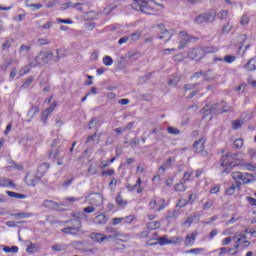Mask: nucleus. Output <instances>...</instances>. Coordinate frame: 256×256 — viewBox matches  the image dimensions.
<instances>
[{"instance_id":"nucleus-9","label":"nucleus","mask_w":256,"mask_h":256,"mask_svg":"<svg viewBox=\"0 0 256 256\" xmlns=\"http://www.w3.org/2000/svg\"><path fill=\"white\" fill-rule=\"evenodd\" d=\"M158 29L160 31L158 39L165 41V43H167V41H171L173 35H175V30H168L163 24H159Z\"/></svg>"},{"instance_id":"nucleus-63","label":"nucleus","mask_w":256,"mask_h":256,"mask_svg":"<svg viewBox=\"0 0 256 256\" xmlns=\"http://www.w3.org/2000/svg\"><path fill=\"white\" fill-rule=\"evenodd\" d=\"M188 202L185 199H180L179 202L176 204V207H179V209H182V207H185Z\"/></svg>"},{"instance_id":"nucleus-22","label":"nucleus","mask_w":256,"mask_h":256,"mask_svg":"<svg viewBox=\"0 0 256 256\" xmlns=\"http://www.w3.org/2000/svg\"><path fill=\"white\" fill-rule=\"evenodd\" d=\"M107 221H109V218H107V216L105 214L97 215L94 218V223L96 225H105V223H107Z\"/></svg>"},{"instance_id":"nucleus-12","label":"nucleus","mask_w":256,"mask_h":256,"mask_svg":"<svg viewBox=\"0 0 256 256\" xmlns=\"http://www.w3.org/2000/svg\"><path fill=\"white\" fill-rule=\"evenodd\" d=\"M189 59L201 61L205 57V52L201 48H194L188 52Z\"/></svg>"},{"instance_id":"nucleus-40","label":"nucleus","mask_w":256,"mask_h":256,"mask_svg":"<svg viewBox=\"0 0 256 256\" xmlns=\"http://www.w3.org/2000/svg\"><path fill=\"white\" fill-rule=\"evenodd\" d=\"M18 251H19V247L17 246H12V247L6 246L3 248L4 253H17Z\"/></svg>"},{"instance_id":"nucleus-51","label":"nucleus","mask_w":256,"mask_h":256,"mask_svg":"<svg viewBox=\"0 0 256 256\" xmlns=\"http://www.w3.org/2000/svg\"><path fill=\"white\" fill-rule=\"evenodd\" d=\"M97 173V165L91 164L88 168V174L89 175H96Z\"/></svg>"},{"instance_id":"nucleus-27","label":"nucleus","mask_w":256,"mask_h":256,"mask_svg":"<svg viewBox=\"0 0 256 256\" xmlns=\"http://www.w3.org/2000/svg\"><path fill=\"white\" fill-rule=\"evenodd\" d=\"M12 217H15L16 219H29L30 217H33V213H30V212L15 213V214H12Z\"/></svg>"},{"instance_id":"nucleus-61","label":"nucleus","mask_w":256,"mask_h":256,"mask_svg":"<svg viewBox=\"0 0 256 256\" xmlns=\"http://www.w3.org/2000/svg\"><path fill=\"white\" fill-rule=\"evenodd\" d=\"M246 201L249 203V205H251L252 207H256V199L251 197V196H247L246 197Z\"/></svg>"},{"instance_id":"nucleus-21","label":"nucleus","mask_w":256,"mask_h":256,"mask_svg":"<svg viewBox=\"0 0 256 256\" xmlns=\"http://www.w3.org/2000/svg\"><path fill=\"white\" fill-rule=\"evenodd\" d=\"M245 71H256V57L250 59L244 66Z\"/></svg>"},{"instance_id":"nucleus-33","label":"nucleus","mask_w":256,"mask_h":256,"mask_svg":"<svg viewBox=\"0 0 256 256\" xmlns=\"http://www.w3.org/2000/svg\"><path fill=\"white\" fill-rule=\"evenodd\" d=\"M130 43H135V41H139L141 39V32L136 31L128 36Z\"/></svg>"},{"instance_id":"nucleus-60","label":"nucleus","mask_w":256,"mask_h":256,"mask_svg":"<svg viewBox=\"0 0 256 256\" xmlns=\"http://www.w3.org/2000/svg\"><path fill=\"white\" fill-rule=\"evenodd\" d=\"M234 147L236 149H241V147H243V139H236L234 141Z\"/></svg>"},{"instance_id":"nucleus-26","label":"nucleus","mask_w":256,"mask_h":256,"mask_svg":"<svg viewBox=\"0 0 256 256\" xmlns=\"http://www.w3.org/2000/svg\"><path fill=\"white\" fill-rule=\"evenodd\" d=\"M37 113H39V108L37 106H32L28 112V123H30V121L33 120V117H35V115H37Z\"/></svg>"},{"instance_id":"nucleus-64","label":"nucleus","mask_w":256,"mask_h":256,"mask_svg":"<svg viewBox=\"0 0 256 256\" xmlns=\"http://www.w3.org/2000/svg\"><path fill=\"white\" fill-rule=\"evenodd\" d=\"M38 45H49V41L47 40V38H39L37 40Z\"/></svg>"},{"instance_id":"nucleus-41","label":"nucleus","mask_w":256,"mask_h":256,"mask_svg":"<svg viewBox=\"0 0 256 256\" xmlns=\"http://www.w3.org/2000/svg\"><path fill=\"white\" fill-rule=\"evenodd\" d=\"M174 190L183 193V191H186L187 188L185 187L184 182H179L174 186Z\"/></svg>"},{"instance_id":"nucleus-23","label":"nucleus","mask_w":256,"mask_h":256,"mask_svg":"<svg viewBox=\"0 0 256 256\" xmlns=\"http://www.w3.org/2000/svg\"><path fill=\"white\" fill-rule=\"evenodd\" d=\"M241 185L239 183L232 184L229 188L226 189V195H235L236 191H239Z\"/></svg>"},{"instance_id":"nucleus-16","label":"nucleus","mask_w":256,"mask_h":256,"mask_svg":"<svg viewBox=\"0 0 256 256\" xmlns=\"http://www.w3.org/2000/svg\"><path fill=\"white\" fill-rule=\"evenodd\" d=\"M197 235H199V233L197 232H192L186 235L184 244L186 247H193V245H195V240L197 239Z\"/></svg>"},{"instance_id":"nucleus-43","label":"nucleus","mask_w":256,"mask_h":256,"mask_svg":"<svg viewBox=\"0 0 256 256\" xmlns=\"http://www.w3.org/2000/svg\"><path fill=\"white\" fill-rule=\"evenodd\" d=\"M59 153H60L59 149L51 150L49 152L50 159H53L55 161L56 159L59 158Z\"/></svg>"},{"instance_id":"nucleus-13","label":"nucleus","mask_w":256,"mask_h":256,"mask_svg":"<svg viewBox=\"0 0 256 256\" xmlns=\"http://www.w3.org/2000/svg\"><path fill=\"white\" fill-rule=\"evenodd\" d=\"M26 185L28 187H35L39 181H41V178L37 174H31L28 173L24 179Z\"/></svg>"},{"instance_id":"nucleus-53","label":"nucleus","mask_w":256,"mask_h":256,"mask_svg":"<svg viewBox=\"0 0 256 256\" xmlns=\"http://www.w3.org/2000/svg\"><path fill=\"white\" fill-rule=\"evenodd\" d=\"M193 175V171L188 170L184 173L182 181L185 183V181H189L191 179V176Z\"/></svg>"},{"instance_id":"nucleus-36","label":"nucleus","mask_w":256,"mask_h":256,"mask_svg":"<svg viewBox=\"0 0 256 256\" xmlns=\"http://www.w3.org/2000/svg\"><path fill=\"white\" fill-rule=\"evenodd\" d=\"M213 205H215V201L212 199H208L203 205H202V209L204 211H208V209H211L213 207Z\"/></svg>"},{"instance_id":"nucleus-17","label":"nucleus","mask_w":256,"mask_h":256,"mask_svg":"<svg viewBox=\"0 0 256 256\" xmlns=\"http://www.w3.org/2000/svg\"><path fill=\"white\" fill-rule=\"evenodd\" d=\"M53 57L54 63H58V61H61V59L67 57V51H65V49H56L55 53L53 52Z\"/></svg>"},{"instance_id":"nucleus-49","label":"nucleus","mask_w":256,"mask_h":256,"mask_svg":"<svg viewBox=\"0 0 256 256\" xmlns=\"http://www.w3.org/2000/svg\"><path fill=\"white\" fill-rule=\"evenodd\" d=\"M227 15H229V12L227 10H221L217 14V17H218V19H221V21H223V19H227Z\"/></svg>"},{"instance_id":"nucleus-14","label":"nucleus","mask_w":256,"mask_h":256,"mask_svg":"<svg viewBox=\"0 0 256 256\" xmlns=\"http://www.w3.org/2000/svg\"><path fill=\"white\" fill-rule=\"evenodd\" d=\"M205 150V139L201 138L194 142V151L195 153H202V155H207Z\"/></svg>"},{"instance_id":"nucleus-20","label":"nucleus","mask_w":256,"mask_h":256,"mask_svg":"<svg viewBox=\"0 0 256 256\" xmlns=\"http://www.w3.org/2000/svg\"><path fill=\"white\" fill-rule=\"evenodd\" d=\"M47 171H49V163H43L38 167L36 174L41 179Z\"/></svg>"},{"instance_id":"nucleus-2","label":"nucleus","mask_w":256,"mask_h":256,"mask_svg":"<svg viewBox=\"0 0 256 256\" xmlns=\"http://www.w3.org/2000/svg\"><path fill=\"white\" fill-rule=\"evenodd\" d=\"M237 157H239L238 153L228 152L222 156L221 159V167H225L222 171V174H227L233 169V167H237Z\"/></svg>"},{"instance_id":"nucleus-5","label":"nucleus","mask_w":256,"mask_h":256,"mask_svg":"<svg viewBox=\"0 0 256 256\" xmlns=\"http://www.w3.org/2000/svg\"><path fill=\"white\" fill-rule=\"evenodd\" d=\"M54 61L53 51H41L35 58V63L33 67H37V65H47V63Z\"/></svg>"},{"instance_id":"nucleus-28","label":"nucleus","mask_w":256,"mask_h":256,"mask_svg":"<svg viewBox=\"0 0 256 256\" xmlns=\"http://www.w3.org/2000/svg\"><path fill=\"white\" fill-rule=\"evenodd\" d=\"M43 205L47 209H59V204L53 200H45Z\"/></svg>"},{"instance_id":"nucleus-58","label":"nucleus","mask_w":256,"mask_h":256,"mask_svg":"<svg viewBox=\"0 0 256 256\" xmlns=\"http://www.w3.org/2000/svg\"><path fill=\"white\" fill-rule=\"evenodd\" d=\"M177 83H179V77L177 76L168 81V85H171L172 87H177Z\"/></svg>"},{"instance_id":"nucleus-52","label":"nucleus","mask_w":256,"mask_h":256,"mask_svg":"<svg viewBox=\"0 0 256 256\" xmlns=\"http://www.w3.org/2000/svg\"><path fill=\"white\" fill-rule=\"evenodd\" d=\"M250 18L247 16V14L242 15L240 19V25H249Z\"/></svg>"},{"instance_id":"nucleus-8","label":"nucleus","mask_w":256,"mask_h":256,"mask_svg":"<svg viewBox=\"0 0 256 256\" xmlns=\"http://www.w3.org/2000/svg\"><path fill=\"white\" fill-rule=\"evenodd\" d=\"M183 243V238L181 237H174L172 239H167V237L162 236L157 238V242H154L149 245H181Z\"/></svg>"},{"instance_id":"nucleus-38","label":"nucleus","mask_w":256,"mask_h":256,"mask_svg":"<svg viewBox=\"0 0 256 256\" xmlns=\"http://www.w3.org/2000/svg\"><path fill=\"white\" fill-rule=\"evenodd\" d=\"M118 237H121V233L117 230H113L111 234L106 236V241H111V239H118Z\"/></svg>"},{"instance_id":"nucleus-7","label":"nucleus","mask_w":256,"mask_h":256,"mask_svg":"<svg viewBox=\"0 0 256 256\" xmlns=\"http://www.w3.org/2000/svg\"><path fill=\"white\" fill-rule=\"evenodd\" d=\"M85 202L93 207H101L103 205V194L101 193H90L85 197Z\"/></svg>"},{"instance_id":"nucleus-57","label":"nucleus","mask_w":256,"mask_h":256,"mask_svg":"<svg viewBox=\"0 0 256 256\" xmlns=\"http://www.w3.org/2000/svg\"><path fill=\"white\" fill-rule=\"evenodd\" d=\"M97 210V208L95 206H87L83 209L84 213H95V211Z\"/></svg>"},{"instance_id":"nucleus-45","label":"nucleus","mask_w":256,"mask_h":256,"mask_svg":"<svg viewBox=\"0 0 256 256\" xmlns=\"http://www.w3.org/2000/svg\"><path fill=\"white\" fill-rule=\"evenodd\" d=\"M12 45H13V39L6 40V41L2 44V51H7V49L11 48Z\"/></svg>"},{"instance_id":"nucleus-44","label":"nucleus","mask_w":256,"mask_h":256,"mask_svg":"<svg viewBox=\"0 0 256 256\" xmlns=\"http://www.w3.org/2000/svg\"><path fill=\"white\" fill-rule=\"evenodd\" d=\"M205 251V249L203 248H192L190 250L187 251V253H190L192 255H199L201 253H203Z\"/></svg>"},{"instance_id":"nucleus-35","label":"nucleus","mask_w":256,"mask_h":256,"mask_svg":"<svg viewBox=\"0 0 256 256\" xmlns=\"http://www.w3.org/2000/svg\"><path fill=\"white\" fill-rule=\"evenodd\" d=\"M204 55L209 54V53H217V51H219V48L215 47V46H208L205 47L204 49H202Z\"/></svg>"},{"instance_id":"nucleus-1","label":"nucleus","mask_w":256,"mask_h":256,"mask_svg":"<svg viewBox=\"0 0 256 256\" xmlns=\"http://www.w3.org/2000/svg\"><path fill=\"white\" fill-rule=\"evenodd\" d=\"M229 111H233V109L225 102H218L210 107L206 106L202 109L204 118L208 117L209 113H213L214 115H221V113H229Z\"/></svg>"},{"instance_id":"nucleus-34","label":"nucleus","mask_w":256,"mask_h":256,"mask_svg":"<svg viewBox=\"0 0 256 256\" xmlns=\"http://www.w3.org/2000/svg\"><path fill=\"white\" fill-rule=\"evenodd\" d=\"M142 183H143V181L141 180V178H138L135 185H133L134 190L136 189V193H138V194L143 193V187H141Z\"/></svg>"},{"instance_id":"nucleus-47","label":"nucleus","mask_w":256,"mask_h":256,"mask_svg":"<svg viewBox=\"0 0 256 256\" xmlns=\"http://www.w3.org/2000/svg\"><path fill=\"white\" fill-rule=\"evenodd\" d=\"M103 63L106 67H111V65H113V58H111V56H105L103 58Z\"/></svg>"},{"instance_id":"nucleus-25","label":"nucleus","mask_w":256,"mask_h":256,"mask_svg":"<svg viewBox=\"0 0 256 256\" xmlns=\"http://www.w3.org/2000/svg\"><path fill=\"white\" fill-rule=\"evenodd\" d=\"M127 200L123 199V196L121 194H118L116 197V204L121 209H125L127 207Z\"/></svg>"},{"instance_id":"nucleus-48","label":"nucleus","mask_w":256,"mask_h":256,"mask_svg":"<svg viewBox=\"0 0 256 256\" xmlns=\"http://www.w3.org/2000/svg\"><path fill=\"white\" fill-rule=\"evenodd\" d=\"M31 51L30 45H24L22 44L19 48V53H29Z\"/></svg>"},{"instance_id":"nucleus-46","label":"nucleus","mask_w":256,"mask_h":256,"mask_svg":"<svg viewBox=\"0 0 256 256\" xmlns=\"http://www.w3.org/2000/svg\"><path fill=\"white\" fill-rule=\"evenodd\" d=\"M32 67H33V63L24 66L22 68V70L20 71V75H27V73H29V71H31Z\"/></svg>"},{"instance_id":"nucleus-42","label":"nucleus","mask_w":256,"mask_h":256,"mask_svg":"<svg viewBox=\"0 0 256 256\" xmlns=\"http://www.w3.org/2000/svg\"><path fill=\"white\" fill-rule=\"evenodd\" d=\"M147 227L148 229L153 231L155 229H159V227H161V223L159 221L150 222L148 223Z\"/></svg>"},{"instance_id":"nucleus-31","label":"nucleus","mask_w":256,"mask_h":256,"mask_svg":"<svg viewBox=\"0 0 256 256\" xmlns=\"http://www.w3.org/2000/svg\"><path fill=\"white\" fill-rule=\"evenodd\" d=\"M101 126V121L99 118H92L88 124L89 129H95V127H100Z\"/></svg>"},{"instance_id":"nucleus-6","label":"nucleus","mask_w":256,"mask_h":256,"mask_svg":"<svg viewBox=\"0 0 256 256\" xmlns=\"http://www.w3.org/2000/svg\"><path fill=\"white\" fill-rule=\"evenodd\" d=\"M217 17V12L215 10H209L206 13L199 14L195 17L194 22L198 25H203V23H213Z\"/></svg>"},{"instance_id":"nucleus-39","label":"nucleus","mask_w":256,"mask_h":256,"mask_svg":"<svg viewBox=\"0 0 256 256\" xmlns=\"http://www.w3.org/2000/svg\"><path fill=\"white\" fill-rule=\"evenodd\" d=\"M233 239H236L237 243H241L247 240V235L245 232H240L239 235L234 236Z\"/></svg>"},{"instance_id":"nucleus-55","label":"nucleus","mask_w":256,"mask_h":256,"mask_svg":"<svg viewBox=\"0 0 256 256\" xmlns=\"http://www.w3.org/2000/svg\"><path fill=\"white\" fill-rule=\"evenodd\" d=\"M235 59H237V57H235V55L224 56L225 63H233V61H235Z\"/></svg>"},{"instance_id":"nucleus-32","label":"nucleus","mask_w":256,"mask_h":256,"mask_svg":"<svg viewBox=\"0 0 256 256\" xmlns=\"http://www.w3.org/2000/svg\"><path fill=\"white\" fill-rule=\"evenodd\" d=\"M6 195H8L9 197H12L14 199H25L27 196H25V194H20L17 192H13V191H6Z\"/></svg>"},{"instance_id":"nucleus-37","label":"nucleus","mask_w":256,"mask_h":256,"mask_svg":"<svg viewBox=\"0 0 256 256\" xmlns=\"http://www.w3.org/2000/svg\"><path fill=\"white\" fill-rule=\"evenodd\" d=\"M25 5L28 8L32 7L35 11H38V9H41L43 7V4H41V3L31 4V3H29V0L25 1Z\"/></svg>"},{"instance_id":"nucleus-19","label":"nucleus","mask_w":256,"mask_h":256,"mask_svg":"<svg viewBox=\"0 0 256 256\" xmlns=\"http://www.w3.org/2000/svg\"><path fill=\"white\" fill-rule=\"evenodd\" d=\"M90 239H92V241H96V243H103V241H107V236L102 233H91Z\"/></svg>"},{"instance_id":"nucleus-15","label":"nucleus","mask_w":256,"mask_h":256,"mask_svg":"<svg viewBox=\"0 0 256 256\" xmlns=\"http://www.w3.org/2000/svg\"><path fill=\"white\" fill-rule=\"evenodd\" d=\"M133 221H135L134 215H130V216L122 217V218H114L113 225H119V223H123L124 225L131 224V223H133Z\"/></svg>"},{"instance_id":"nucleus-11","label":"nucleus","mask_w":256,"mask_h":256,"mask_svg":"<svg viewBox=\"0 0 256 256\" xmlns=\"http://www.w3.org/2000/svg\"><path fill=\"white\" fill-rule=\"evenodd\" d=\"M177 39H178V43L176 42L174 44V47L178 45V49H184L187 45V43H189V41H191V36L189 34H187L185 31H180L177 34Z\"/></svg>"},{"instance_id":"nucleus-54","label":"nucleus","mask_w":256,"mask_h":256,"mask_svg":"<svg viewBox=\"0 0 256 256\" xmlns=\"http://www.w3.org/2000/svg\"><path fill=\"white\" fill-rule=\"evenodd\" d=\"M57 23H64L65 25H73V20L57 18Z\"/></svg>"},{"instance_id":"nucleus-62","label":"nucleus","mask_w":256,"mask_h":256,"mask_svg":"<svg viewBox=\"0 0 256 256\" xmlns=\"http://www.w3.org/2000/svg\"><path fill=\"white\" fill-rule=\"evenodd\" d=\"M197 87V83L195 84H186L184 85V91H193Z\"/></svg>"},{"instance_id":"nucleus-24","label":"nucleus","mask_w":256,"mask_h":256,"mask_svg":"<svg viewBox=\"0 0 256 256\" xmlns=\"http://www.w3.org/2000/svg\"><path fill=\"white\" fill-rule=\"evenodd\" d=\"M239 166L242 167L244 171H256V165L249 162H240Z\"/></svg>"},{"instance_id":"nucleus-29","label":"nucleus","mask_w":256,"mask_h":256,"mask_svg":"<svg viewBox=\"0 0 256 256\" xmlns=\"http://www.w3.org/2000/svg\"><path fill=\"white\" fill-rule=\"evenodd\" d=\"M233 31V23L227 22L226 24L223 25L222 27V34L227 35L228 33H231Z\"/></svg>"},{"instance_id":"nucleus-4","label":"nucleus","mask_w":256,"mask_h":256,"mask_svg":"<svg viewBox=\"0 0 256 256\" xmlns=\"http://www.w3.org/2000/svg\"><path fill=\"white\" fill-rule=\"evenodd\" d=\"M153 3H155L153 0H134V3H132V9L146 13V15H151L153 12Z\"/></svg>"},{"instance_id":"nucleus-56","label":"nucleus","mask_w":256,"mask_h":256,"mask_svg":"<svg viewBox=\"0 0 256 256\" xmlns=\"http://www.w3.org/2000/svg\"><path fill=\"white\" fill-rule=\"evenodd\" d=\"M242 125L243 123L241 122V120H234L232 122V129H241Z\"/></svg>"},{"instance_id":"nucleus-3","label":"nucleus","mask_w":256,"mask_h":256,"mask_svg":"<svg viewBox=\"0 0 256 256\" xmlns=\"http://www.w3.org/2000/svg\"><path fill=\"white\" fill-rule=\"evenodd\" d=\"M231 177L239 185H241V183L243 185H251V183H255L256 181V173L251 174L247 172L236 171L231 173Z\"/></svg>"},{"instance_id":"nucleus-18","label":"nucleus","mask_w":256,"mask_h":256,"mask_svg":"<svg viewBox=\"0 0 256 256\" xmlns=\"http://www.w3.org/2000/svg\"><path fill=\"white\" fill-rule=\"evenodd\" d=\"M172 163H175V158L170 157L163 165L158 168L159 173H165L167 169H170Z\"/></svg>"},{"instance_id":"nucleus-30","label":"nucleus","mask_w":256,"mask_h":256,"mask_svg":"<svg viewBox=\"0 0 256 256\" xmlns=\"http://www.w3.org/2000/svg\"><path fill=\"white\" fill-rule=\"evenodd\" d=\"M0 187H15V184L8 178H0Z\"/></svg>"},{"instance_id":"nucleus-50","label":"nucleus","mask_w":256,"mask_h":256,"mask_svg":"<svg viewBox=\"0 0 256 256\" xmlns=\"http://www.w3.org/2000/svg\"><path fill=\"white\" fill-rule=\"evenodd\" d=\"M167 131L170 135H179V133H181V131H179V129L172 127V126H169Z\"/></svg>"},{"instance_id":"nucleus-10","label":"nucleus","mask_w":256,"mask_h":256,"mask_svg":"<svg viewBox=\"0 0 256 256\" xmlns=\"http://www.w3.org/2000/svg\"><path fill=\"white\" fill-rule=\"evenodd\" d=\"M74 225L75 227L68 226L66 228H62L61 232L66 233V235H81V227H82L81 220L74 219Z\"/></svg>"},{"instance_id":"nucleus-59","label":"nucleus","mask_w":256,"mask_h":256,"mask_svg":"<svg viewBox=\"0 0 256 256\" xmlns=\"http://www.w3.org/2000/svg\"><path fill=\"white\" fill-rule=\"evenodd\" d=\"M51 27H53V22H47L46 24H43L41 26H39V29H41L42 31H45L47 29H51Z\"/></svg>"}]
</instances>
